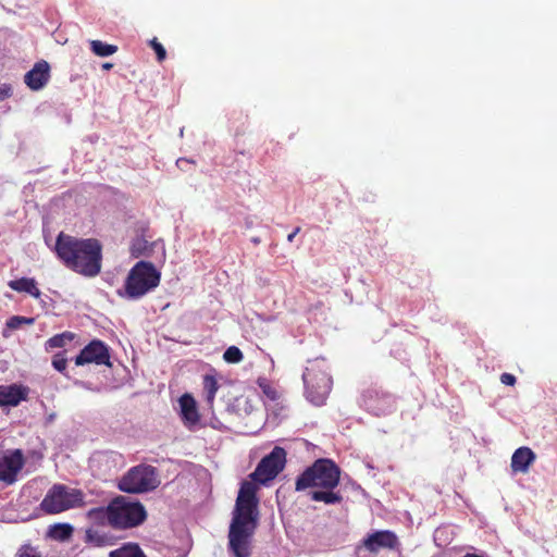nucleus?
Returning a JSON list of instances; mask_svg holds the SVG:
<instances>
[{
  "label": "nucleus",
  "mask_w": 557,
  "mask_h": 557,
  "mask_svg": "<svg viewBox=\"0 0 557 557\" xmlns=\"http://www.w3.org/2000/svg\"><path fill=\"white\" fill-rule=\"evenodd\" d=\"M257 486L242 483L228 530V549L234 557H250L251 542L258 527Z\"/></svg>",
  "instance_id": "f257e3e1"
},
{
  "label": "nucleus",
  "mask_w": 557,
  "mask_h": 557,
  "mask_svg": "<svg viewBox=\"0 0 557 557\" xmlns=\"http://www.w3.org/2000/svg\"><path fill=\"white\" fill-rule=\"evenodd\" d=\"M55 253L69 270L95 277L102 269V244L97 238H78L60 233L55 240Z\"/></svg>",
  "instance_id": "f03ea898"
},
{
  "label": "nucleus",
  "mask_w": 557,
  "mask_h": 557,
  "mask_svg": "<svg viewBox=\"0 0 557 557\" xmlns=\"http://www.w3.org/2000/svg\"><path fill=\"white\" fill-rule=\"evenodd\" d=\"M341 469L331 459L321 458L308 467L295 482L296 491H305L309 487L318 490L309 493L310 499L326 505L341 504L343 496L334 488L339 484Z\"/></svg>",
  "instance_id": "7ed1b4c3"
},
{
  "label": "nucleus",
  "mask_w": 557,
  "mask_h": 557,
  "mask_svg": "<svg viewBox=\"0 0 557 557\" xmlns=\"http://www.w3.org/2000/svg\"><path fill=\"white\" fill-rule=\"evenodd\" d=\"M306 398L315 406L326 400L332 389V376L325 358H314L307 362L302 374Z\"/></svg>",
  "instance_id": "20e7f679"
},
{
  "label": "nucleus",
  "mask_w": 557,
  "mask_h": 557,
  "mask_svg": "<svg viewBox=\"0 0 557 557\" xmlns=\"http://www.w3.org/2000/svg\"><path fill=\"white\" fill-rule=\"evenodd\" d=\"M161 274L151 262L138 261L128 272L121 296L139 299L160 283Z\"/></svg>",
  "instance_id": "39448f33"
},
{
  "label": "nucleus",
  "mask_w": 557,
  "mask_h": 557,
  "mask_svg": "<svg viewBox=\"0 0 557 557\" xmlns=\"http://www.w3.org/2000/svg\"><path fill=\"white\" fill-rule=\"evenodd\" d=\"M110 513L114 530L133 529L143 524L147 519L144 505L126 496H117L110 502Z\"/></svg>",
  "instance_id": "423d86ee"
},
{
  "label": "nucleus",
  "mask_w": 557,
  "mask_h": 557,
  "mask_svg": "<svg viewBox=\"0 0 557 557\" xmlns=\"http://www.w3.org/2000/svg\"><path fill=\"white\" fill-rule=\"evenodd\" d=\"M85 494L82 490L64 484L52 485L40 503V509L48 515H57L69 509L85 506Z\"/></svg>",
  "instance_id": "0eeeda50"
},
{
  "label": "nucleus",
  "mask_w": 557,
  "mask_h": 557,
  "mask_svg": "<svg viewBox=\"0 0 557 557\" xmlns=\"http://www.w3.org/2000/svg\"><path fill=\"white\" fill-rule=\"evenodd\" d=\"M160 484L158 471L149 465L132 467L120 480V491L129 494L147 493L156 490Z\"/></svg>",
  "instance_id": "6e6552de"
},
{
  "label": "nucleus",
  "mask_w": 557,
  "mask_h": 557,
  "mask_svg": "<svg viewBox=\"0 0 557 557\" xmlns=\"http://www.w3.org/2000/svg\"><path fill=\"white\" fill-rule=\"evenodd\" d=\"M286 450L281 446H275L272 451L264 456L251 473L252 480L267 484L274 480L285 468Z\"/></svg>",
  "instance_id": "1a4fd4ad"
},
{
  "label": "nucleus",
  "mask_w": 557,
  "mask_h": 557,
  "mask_svg": "<svg viewBox=\"0 0 557 557\" xmlns=\"http://www.w3.org/2000/svg\"><path fill=\"white\" fill-rule=\"evenodd\" d=\"M109 347L100 339H92L75 357V364L81 367L89 363L111 367Z\"/></svg>",
  "instance_id": "9d476101"
},
{
  "label": "nucleus",
  "mask_w": 557,
  "mask_h": 557,
  "mask_svg": "<svg viewBox=\"0 0 557 557\" xmlns=\"http://www.w3.org/2000/svg\"><path fill=\"white\" fill-rule=\"evenodd\" d=\"M24 465L25 458L21 449L0 453V482L7 485L15 483Z\"/></svg>",
  "instance_id": "9b49d317"
},
{
  "label": "nucleus",
  "mask_w": 557,
  "mask_h": 557,
  "mask_svg": "<svg viewBox=\"0 0 557 557\" xmlns=\"http://www.w3.org/2000/svg\"><path fill=\"white\" fill-rule=\"evenodd\" d=\"M398 545L397 535L389 530L375 531L362 541V546L371 554H377L381 549H395Z\"/></svg>",
  "instance_id": "f8f14e48"
},
{
  "label": "nucleus",
  "mask_w": 557,
  "mask_h": 557,
  "mask_svg": "<svg viewBox=\"0 0 557 557\" xmlns=\"http://www.w3.org/2000/svg\"><path fill=\"white\" fill-rule=\"evenodd\" d=\"M29 388L22 384L0 385V407H16L27 400Z\"/></svg>",
  "instance_id": "ddd939ff"
},
{
  "label": "nucleus",
  "mask_w": 557,
  "mask_h": 557,
  "mask_svg": "<svg viewBox=\"0 0 557 557\" xmlns=\"http://www.w3.org/2000/svg\"><path fill=\"white\" fill-rule=\"evenodd\" d=\"M49 78L50 65L47 61L41 60L25 74L24 82L32 90H39L47 85Z\"/></svg>",
  "instance_id": "4468645a"
},
{
  "label": "nucleus",
  "mask_w": 557,
  "mask_h": 557,
  "mask_svg": "<svg viewBox=\"0 0 557 557\" xmlns=\"http://www.w3.org/2000/svg\"><path fill=\"white\" fill-rule=\"evenodd\" d=\"M180 407L182 420L186 425H195L199 422L200 416L197 403L190 394H184L180 397Z\"/></svg>",
  "instance_id": "2eb2a0df"
},
{
  "label": "nucleus",
  "mask_w": 557,
  "mask_h": 557,
  "mask_svg": "<svg viewBox=\"0 0 557 557\" xmlns=\"http://www.w3.org/2000/svg\"><path fill=\"white\" fill-rule=\"evenodd\" d=\"M534 460H535V454L533 453V450L531 448L525 447V446L520 447V448L516 449V451L513 453V455L511 457V463H510L511 470L515 473H518V472L525 473L529 471V468L534 462Z\"/></svg>",
  "instance_id": "dca6fc26"
},
{
  "label": "nucleus",
  "mask_w": 557,
  "mask_h": 557,
  "mask_svg": "<svg viewBox=\"0 0 557 557\" xmlns=\"http://www.w3.org/2000/svg\"><path fill=\"white\" fill-rule=\"evenodd\" d=\"M9 287L12 290L18 292V293H27L34 298H39L41 293L39 288L37 287L36 281L30 277H22L17 280H12L8 283Z\"/></svg>",
  "instance_id": "f3484780"
},
{
  "label": "nucleus",
  "mask_w": 557,
  "mask_h": 557,
  "mask_svg": "<svg viewBox=\"0 0 557 557\" xmlns=\"http://www.w3.org/2000/svg\"><path fill=\"white\" fill-rule=\"evenodd\" d=\"M84 542L95 547H103L112 544L110 535L95 528L86 529Z\"/></svg>",
  "instance_id": "a211bd4d"
},
{
  "label": "nucleus",
  "mask_w": 557,
  "mask_h": 557,
  "mask_svg": "<svg viewBox=\"0 0 557 557\" xmlns=\"http://www.w3.org/2000/svg\"><path fill=\"white\" fill-rule=\"evenodd\" d=\"M110 515V504L107 507H96L87 511V518L95 524L100 527L110 525L112 528Z\"/></svg>",
  "instance_id": "6ab92c4d"
},
{
  "label": "nucleus",
  "mask_w": 557,
  "mask_h": 557,
  "mask_svg": "<svg viewBox=\"0 0 557 557\" xmlns=\"http://www.w3.org/2000/svg\"><path fill=\"white\" fill-rule=\"evenodd\" d=\"M219 388H220V385L218 383L215 375H213V374L203 375L202 392H203L205 399L210 407L213 406L215 394Z\"/></svg>",
  "instance_id": "aec40b11"
},
{
  "label": "nucleus",
  "mask_w": 557,
  "mask_h": 557,
  "mask_svg": "<svg viewBox=\"0 0 557 557\" xmlns=\"http://www.w3.org/2000/svg\"><path fill=\"white\" fill-rule=\"evenodd\" d=\"M76 337V334L70 331L62 332L60 334H55L54 336L50 337L45 343V349L46 351H50L55 348H63L69 343L73 342Z\"/></svg>",
  "instance_id": "412c9836"
},
{
  "label": "nucleus",
  "mask_w": 557,
  "mask_h": 557,
  "mask_svg": "<svg viewBox=\"0 0 557 557\" xmlns=\"http://www.w3.org/2000/svg\"><path fill=\"white\" fill-rule=\"evenodd\" d=\"M157 243H149L145 237H137L133 240L131 246L132 256L138 258L140 256H150Z\"/></svg>",
  "instance_id": "4be33fe9"
},
{
  "label": "nucleus",
  "mask_w": 557,
  "mask_h": 557,
  "mask_svg": "<svg viewBox=\"0 0 557 557\" xmlns=\"http://www.w3.org/2000/svg\"><path fill=\"white\" fill-rule=\"evenodd\" d=\"M109 557H146L138 544L128 543L110 552Z\"/></svg>",
  "instance_id": "5701e85b"
},
{
  "label": "nucleus",
  "mask_w": 557,
  "mask_h": 557,
  "mask_svg": "<svg viewBox=\"0 0 557 557\" xmlns=\"http://www.w3.org/2000/svg\"><path fill=\"white\" fill-rule=\"evenodd\" d=\"M73 534V527L69 523H57L49 530V535L58 541H66Z\"/></svg>",
  "instance_id": "b1692460"
},
{
  "label": "nucleus",
  "mask_w": 557,
  "mask_h": 557,
  "mask_svg": "<svg viewBox=\"0 0 557 557\" xmlns=\"http://www.w3.org/2000/svg\"><path fill=\"white\" fill-rule=\"evenodd\" d=\"M90 49L98 57H109L117 51V46L110 45L101 40H91Z\"/></svg>",
  "instance_id": "393cba45"
},
{
  "label": "nucleus",
  "mask_w": 557,
  "mask_h": 557,
  "mask_svg": "<svg viewBox=\"0 0 557 557\" xmlns=\"http://www.w3.org/2000/svg\"><path fill=\"white\" fill-rule=\"evenodd\" d=\"M223 359L227 363H239L244 359L242 350L236 346H230L223 354Z\"/></svg>",
  "instance_id": "a878e982"
},
{
  "label": "nucleus",
  "mask_w": 557,
  "mask_h": 557,
  "mask_svg": "<svg viewBox=\"0 0 557 557\" xmlns=\"http://www.w3.org/2000/svg\"><path fill=\"white\" fill-rule=\"evenodd\" d=\"M258 386L270 400L278 399L277 391L270 384V382L267 379H259Z\"/></svg>",
  "instance_id": "bb28decb"
},
{
  "label": "nucleus",
  "mask_w": 557,
  "mask_h": 557,
  "mask_svg": "<svg viewBox=\"0 0 557 557\" xmlns=\"http://www.w3.org/2000/svg\"><path fill=\"white\" fill-rule=\"evenodd\" d=\"M66 366H67V359L65 357V352L64 351H60V352H57L53 357H52V367L59 371L60 373L66 375L65 371H66Z\"/></svg>",
  "instance_id": "cd10ccee"
},
{
  "label": "nucleus",
  "mask_w": 557,
  "mask_h": 557,
  "mask_svg": "<svg viewBox=\"0 0 557 557\" xmlns=\"http://www.w3.org/2000/svg\"><path fill=\"white\" fill-rule=\"evenodd\" d=\"M33 318H25L20 315H13L7 321V326L11 330L18 329L22 324H33Z\"/></svg>",
  "instance_id": "c85d7f7f"
},
{
  "label": "nucleus",
  "mask_w": 557,
  "mask_h": 557,
  "mask_svg": "<svg viewBox=\"0 0 557 557\" xmlns=\"http://www.w3.org/2000/svg\"><path fill=\"white\" fill-rule=\"evenodd\" d=\"M149 45L156 52L157 60L159 62L164 61L166 58V51H165V48L162 46V44H160L157 38H153L150 40Z\"/></svg>",
  "instance_id": "c756f323"
},
{
  "label": "nucleus",
  "mask_w": 557,
  "mask_h": 557,
  "mask_svg": "<svg viewBox=\"0 0 557 557\" xmlns=\"http://www.w3.org/2000/svg\"><path fill=\"white\" fill-rule=\"evenodd\" d=\"M16 557H40V554L35 547L27 544L18 549Z\"/></svg>",
  "instance_id": "7c9ffc66"
},
{
  "label": "nucleus",
  "mask_w": 557,
  "mask_h": 557,
  "mask_svg": "<svg viewBox=\"0 0 557 557\" xmlns=\"http://www.w3.org/2000/svg\"><path fill=\"white\" fill-rule=\"evenodd\" d=\"M500 382L505 385L513 386L517 382V379L513 374L503 373L500 375Z\"/></svg>",
  "instance_id": "2f4dec72"
},
{
  "label": "nucleus",
  "mask_w": 557,
  "mask_h": 557,
  "mask_svg": "<svg viewBox=\"0 0 557 557\" xmlns=\"http://www.w3.org/2000/svg\"><path fill=\"white\" fill-rule=\"evenodd\" d=\"M300 232V227H296L293 233H290L287 236V240L292 243L294 240V237Z\"/></svg>",
  "instance_id": "473e14b6"
},
{
  "label": "nucleus",
  "mask_w": 557,
  "mask_h": 557,
  "mask_svg": "<svg viewBox=\"0 0 557 557\" xmlns=\"http://www.w3.org/2000/svg\"><path fill=\"white\" fill-rule=\"evenodd\" d=\"M112 67H113V64H112V63L107 62V63H103V64H102V69H103L104 71H109V70H111Z\"/></svg>",
  "instance_id": "72a5a7b5"
}]
</instances>
